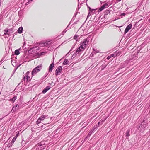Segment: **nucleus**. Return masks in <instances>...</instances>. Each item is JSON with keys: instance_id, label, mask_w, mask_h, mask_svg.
Returning <instances> with one entry per match:
<instances>
[{"instance_id": "obj_6", "label": "nucleus", "mask_w": 150, "mask_h": 150, "mask_svg": "<svg viewBox=\"0 0 150 150\" xmlns=\"http://www.w3.org/2000/svg\"><path fill=\"white\" fill-rule=\"evenodd\" d=\"M62 70V67L61 66H59L56 69L55 72V74L56 76H57L58 75H59Z\"/></svg>"}, {"instance_id": "obj_14", "label": "nucleus", "mask_w": 150, "mask_h": 150, "mask_svg": "<svg viewBox=\"0 0 150 150\" xmlns=\"http://www.w3.org/2000/svg\"><path fill=\"white\" fill-rule=\"evenodd\" d=\"M130 132V129H128L126 131V132L125 133L126 136L128 137H129L130 135V134H129Z\"/></svg>"}, {"instance_id": "obj_29", "label": "nucleus", "mask_w": 150, "mask_h": 150, "mask_svg": "<svg viewBox=\"0 0 150 150\" xmlns=\"http://www.w3.org/2000/svg\"><path fill=\"white\" fill-rule=\"evenodd\" d=\"M100 122H98V125H97L98 126H99V125H100Z\"/></svg>"}, {"instance_id": "obj_24", "label": "nucleus", "mask_w": 150, "mask_h": 150, "mask_svg": "<svg viewBox=\"0 0 150 150\" xmlns=\"http://www.w3.org/2000/svg\"><path fill=\"white\" fill-rule=\"evenodd\" d=\"M13 143L12 142H11L10 143H9L7 145V147H11V146H12L13 145Z\"/></svg>"}, {"instance_id": "obj_27", "label": "nucleus", "mask_w": 150, "mask_h": 150, "mask_svg": "<svg viewBox=\"0 0 150 150\" xmlns=\"http://www.w3.org/2000/svg\"><path fill=\"white\" fill-rule=\"evenodd\" d=\"M78 37V35H75L74 37V39H76L77 38V37Z\"/></svg>"}, {"instance_id": "obj_15", "label": "nucleus", "mask_w": 150, "mask_h": 150, "mask_svg": "<svg viewBox=\"0 0 150 150\" xmlns=\"http://www.w3.org/2000/svg\"><path fill=\"white\" fill-rule=\"evenodd\" d=\"M31 150H40L38 146L36 144L34 147H33Z\"/></svg>"}, {"instance_id": "obj_16", "label": "nucleus", "mask_w": 150, "mask_h": 150, "mask_svg": "<svg viewBox=\"0 0 150 150\" xmlns=\"http://www.w3.org/2000/svg\"><path fill=\"white\" fill-rule=\"evenodd\" d=\"M51 43V42H45L43 44H42V46H47L48 45L50 44Z\"/></svg>"}, {"instance_id": "obj_23", "label": "nucleus", "mask_w": 150, "mask_h": 150, "mask_svg": "<svg viewBox=\"0 0 150 150\" xmlns=\"http://www.w3.org/2000/svg\"><path fill=\"white\" fill-rule=\"evenodd\" d=\"M68 62V60L65 59L64 60V61L63 62V64H64V65H66V64H67Z\"/></svg>"}, {"instance_id": "obj_7", "label": "nucleus", "mask_w": 150, "mask_h": 150, "mask_svg": "<svg viewBox=\"0 0 150 150\" xmlns=\"http://www.w3.org/2000/svg\"><path fill=\"white\" fill-rule=\"evenodd\" d=\"M108 5V4L106 3L103 5L101 7L98 8V11L99 12H101L105 8H106V6H107Z\"/></svg>"}, {"instance_id": "obj_13", "label": "nucleus", "mask_w": 150, "mask_h": 150, "mask_svg": "<svg viewBox=\"0 0 150 150\" xmlns=\"http://www.w3.org/2000/svg\"><path fill=\"white\" fill-rule=\"evenodd\" d=\"M18 104H16L13 108L12 110H14V111H16L18 109Z\"/></svg>"}, {"instance_id": "obj_4", "label": "nucleus", "mask_w": 150, "mask_h": 150, "mask_svg": "<svg viewBox=\"0 0 150 150\" xmlns=\"http://www.w3.org/2000/svg\"><path fill=\"white\" fill-rule=\"evenodd\" d=\"M146 127V124H141L138 127H137V128L138 130L140 131H142L145 129Z\"/></svg>"}, {"instance_id": "obj_5", "label": "nucleus", "mask_w": 150, "mask_h": 150, "mask_svg": "<svg viewBox=\"0 0 150 150\" xmlns=\"http://www.w3.org/2000/svg\"><path fill=\"white\" fill-rule=\"evenodd\" d=\"M29 72H27L25 76H24V79L25 80L26 79V81L27 82H28L30 81L31 80V79L30 78V75H29Z\"/></svg>"}, {"instance_id": "obj_21", "label": "nucleus", "mask_w": 150, "mask_h": 150, "mask_svg": "<svg viewBox=\"0 0 150 150\" xmlns=\"http://www.w3.org/2000/svg\"><path fill=\"white\" fill-rule=\"evenodd\" d=\"M78 49L81 52L83 51L85 49L83 47H82L81 46L79 47Z\"/></svg>"}, {"instance_id": "obj_8", "label": "nucleus", "mask_w": 150, "mask_h": 150, "mask_svg": "<svg viewBox=\"0 0 150 150\" xmlns=\"http://www.w3.org/2000/svg\"><path fill=\"white\" fill-rule=\"evenodd\" d=\"M132 25L131 24H129V25L126 28V29H125L124 31V33L125 34L126 33H127L129 30L130 29L132 28Z\"/></svg>"}, {"instance_id": "obj_3", "label": "nucleus", "mask_w": 150, "mask_h": 150, "mask_svg": "<svg viewBox=\"0 0 150 150\" xmlns=\"http://www.w3.org/2000/svg\"><path fill=\"white\" fill-rule=\"evenodd\" d=\"M47 117V115H42L36 121V124L39 126V124L40 123L41 121L43 120L45 118Z\"/></svg>"}, {"instance_id": "obj_2", "label": "nucleus", "mask_w": 150, "mask_h": 150, "mask_svg": "<svg viewBox=\"0 0 150 150\" xmlns=\"http://www.w3.org/2000/svg\"><path fill=\"white\" fill-rule=\"evenodd\" d=\"M40 150H42L46 147L44 142H41L37 144Z\"/></svg>"}, {"instance_id": "obj_11", "label": "nucleus", "mask_w": 150, "mask_h": 150, "mask_svg": "<svg viewBox=\"0 0 150 150\" xmlns=\"http://www.w3.org/2000/svg\"><path fill=\"white\" fill-rule=\"evenodd\" d=\"M54 63H52L50 65L49 67V72H51L52 71V69L53 67H54Z\"/></svg>"}, {"instance_id": "obj_31", "label": "nucleus", "mask_w": 150, "mask_h": 150, "mask_svg": "<svg viewBox=\"0 0 150 150\" xmlns=\"http://www.w3.org/2000/svg\"><path fill=\"white\" fill-rule=\"evenodd\" d=\"M89 10L91 11V9L89 7Z\"/></svg>"}, {"instance_id": "obj_30", "label": "nucleus", "mask_w": 150, "mask_h": 150, "mask_svg": "<svg viewBox=\"0 0 150 150\" xmlns=\"http://www.w3.org/2000/svg\"><path fill=\"white\" fill-rule=\"evenodd\" d=\"M95 10V9H91V12H93V11L94 10ZM95 10H96V9Z\"/></svg>"}, {"instance_id": "obj_19", "label": "nucleus", "mask_w": 150, "mask_h": 150, "mask_svg": "<svg viewBox=\"0 0 150 150\" xmlns=\"http://www.w3.org/2000/svg\"><path fill=\"white\" fill-rule=\"evenodd\" d=\"M17 98L16 96H14L11 99H10V100H11L12 102L13 103Z\"/></svg>"}, {"instance_id": "obj_17", "label": "nucleus", "mask_w": 150, "mask_h": 150, "mask_svg": "<svg viewBox=\"0 0 150 150\" xmlns=\"http://www.w3.org/2000/svg\"><path fill=\"white\" fill-rule=\"evenodd\" d=\"M23 30V28L22 27H20L18 30V33H22V31Z\"/></svg>"}, {"instance_id": "obj_28", "label": "nucleus", "mask_w": 150, "mask_h": 150, "mask_svg": "<svg viewBox=\"0 0 150 150\" xmlns=\"http://www.w3.org/2000/svg\"><path fill=\"white\" fill-rule=\"evenodd\" d=\"M93 132H92V131H91V130L89 132V133L88 134H90V135H91L92 133H93Z\"/></svg>"}, {"instance_id": "obj_26", "label": "nucleus", "mask_w": 150, "mask_h": 150, "mask_svg": "<svg viewBox=\"0 0 150 150\" xmlns=\"http://www.w3.org/2000/svg\"><path fill=\"white\" fill-rule=\"evenodd\" d=\"M90 134H88V135L86 137L85 139V140L86 139H88V138L90 137Z\"/></svg>"}, {"instance_id": "obj_10", "label": "nucleus", "mask_w": 150, "mask_h": 150, "mask_svg": "<svg viewBox=\"0 0 150 150\" xmlns=\"http://www.w3.org/2000/svg\"><path fill=\"white\" fill-rule=\"evenodd\" d=\"M50 88V86H47L46 88L43 90L42 93H46Z\"/></svg>"}, {"instance_id": "obj_25", "label": "nucleus", "mask_w": 150, "mask_h": 150, "mask_svg": "<svg viewBox=\"0 0 150 150\" xmlns=\"http://www.w3.org/2000/svg\"><path fill=\"white\" fill-rule=\"evenodd\" d=\"M81 52L80 50L79 49H77L76 51V54H78L79 53V52Z\"/></svg>"}, {"instance_id": "obj_1", "label": "nucleus", "mask_w": 150, "mask_h": 150, "mask_svg": "<svg viewBox=\"0 0 150 150\" xmlns=\"http://www.w3.org/2000/svg\"><path fill=\"white\" fill-rule=\"evenodd\" d=\"M41 69L42 65H38L37 67L35 68L32 72V76L40 71Z\"/></svg>"}, {"instance_id": "obj_18", "label": "nucleus", "mask_w": 150, "mask_h": 150, "mask_svg": "<svg viewBox=\"0 0 150 150\" xmlns=\"http://www.w3.org/2000/svg\"><path fill=\"white\" fill-rule=\"evenodd\" d=\"M98 127L97 125H94L93 128L91 129L92 131L94 132V131Z\"/></svg>"}, {"instance_id": "obj_12", "label": "nucleus", "mask_w": 150, "mask_h": 150, "mask_svg": "<svg viewBox=\"0 0 150 150\" xmlns=\"http://www.w3.org/2000/svg\"><path fill=\"white\" fill-rule=\"evenodd\" d=\"M4 34L5 35H9V32L8 29V28H6L4 31Z\"/></svg>"}, {"instance_id": "obj_9", "label": "nucleus", "mask_w": 150, "mask_h": 150, "mask_svg": "<svg viewBox=\"0 0 150 150\" xmlns=\"http://www.w3.org/2000/svg\"><path fill=\"white\" fill-rule=\"evenodd\" d=\"M88 41L86 40H84V41L82 43L81 46L85 49L86 47V45L88 44Z\"/></svg>"}, {"instance_id": "obj_32", "label": "nucleus", "mask_w": 150, "mask_h": 150, "mask_svg": "<svg viewBox=\"0 0 150 150\" xmlns=\"http://www.w3.org/2000/svg\"><path fill=\"white\" fill-rule=\"evenodd\" d=\"M84 125H86L87 124V123L86 122H84V124H83Z\"/></svg>"}, {"instance_id": "obj_20", "label": "nucleus", "mask_w": 150, "mask_h": 150, "mask_svg": "<svg viewBox=\"0 0 150 150\" xmlns=\"http://www.w3.org/2000/svg\"><path fill=\"white\" fill-rule=\"evenodd\" d=\"M18 136V135L17 134L16 136H15L12 139V140L11 142L13 144L14 142H15L16 140V139L17 137Z\"/></svg>"}, {"instance_id": "obj_22", "label": "nucleus", "mask_w": 150, "mask_h": 150, "mask_svg": "<svg viewBox=\"0 0 150 150\" xmlns=\"http://www.w3.org/2000/svg\"><path fill=\"white\" fill-rule=\"evenodd\" d=\"M20 52L18 50H16L15 51V54L16 55H18L19 54Z\"/></svg>"}, {"instance_id": "obj_33", "label": "nucleus", "mask_w": 150, "mask_h": 150, "mask_svg": "<svg viewBox=\"0 0 150 150\" xmlns=\"http://www.w3.org/2000/svg\"><path fill=\"white\" fill-rule=\"evenodd\" d=\"M23 141H22V142H21V143L22 144V143H23Z\"/></svg>"}]
</instances>
